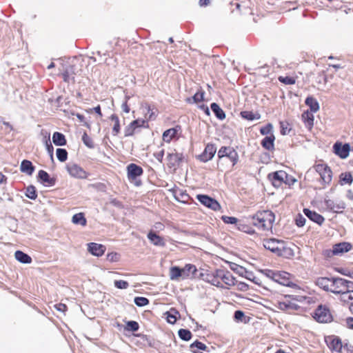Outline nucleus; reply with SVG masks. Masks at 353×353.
<instances>
[{"label":"nucleus","instance_id":"f257e3e1","mask_svg":"<svg viewBox=\"0 0 353 353\" xmlns=\"http://www.w3.org/2000/svg\"><path fill=\"white\" fill-rule=\"evenodd\" d=\"M252 225L263 232H271L275 221L274 213L269 210L257 211L252 216Z\"/></svg>","mask_w":353,"mask_h":353},{"label":"nucleus","instance_id":"f03ea898","mask_svg":"<svg viewBox=\"0 0 353 353\" xmlns=\"http://www.w3.org/2000/svg\"><path fill=\"white\" fill-rule=\"evenodd\" d=\"M197 269L193 264H186L183 268L172 266L170 268V278L171 280L187 279L193 276Z\"/></svg>","mask_w":353,"mask_h":353},{"label":"nucleus","instance_id":"7ed1b4c3","mask_svg":"<svg viewBox=\"0 0 353 353\" xmlns=\"http://www.w3.org/2000/svg\"><path fill=\"white\" fill-rule=\"evenodd\" d=\"M126 170L129 181L133 183L136 186H139L141 182L140 180H138L137 178L143 174V168L141 166L132 163L127 166Z\"/></svg>","mask_w":353,"mask_h":353},{"label":"nucleus","instance_id":"20e7f679","mask_svg":"<svg viewBox=\"0 0 353 353\" xmlns=\"http://www.w3.org/2000/svg\"><path fill=\"white\" fill-rule=\"evenodd\" d=\"M218 158L219 160L223 157H227L232 163V165H235L239 161L238 152L234 150V148L230 146H222L218 151Z\"/></svg>","mask_w":353,"mask_h":353},{"label":"nucleus","instance_id":"39448f33","mask_svg":"<svg viewBox=\"0 0 353 353\" xmlns=\"http://www.w3.org/2000/svg\"><path fill=\"white\" fill-rule=\"evenodd\" d=\"M332 351L338 353H352L353 346L348 341L342 342L339 336H332Z\"/></svg>","mask_w":353,"mask_h":353},{"label":"nucleus","instance_id":"423d86ee","mask_svg":"<svg viewBox=\"0 0 353 353\" xmlns=\"http://www.w3.org/2000/svg\"><path fill=\"white\" fill-rule=\"evenodd\" d=\"M222 269H216L213 271H208L203 274V280L212 285L219 288L221 285Z\"/></svg>","mask_w":353,"mask_h":353},{"label":"nucleus","instance_id":"0eeeda50","mask_svg":"<svg viewBox=\"0 0 353 353\" xmlns=\"http://www.w3.org/2000/svg\"><path fill=\"white\" fill-rule=\"evenodd\" d=\"M148 123L143 119H138L130 122L124 129V136L125 137H132L138 128H148Z\"/></svg>","mask_w":353,"mask_h":353},{"label":"nucleus","instance_id":"6e6552de","mask_svg":"<svg viewBox=\"0 0 353 353\" xmlns=\"http://www.w3.org/2000/svg\"><path fill=\"white\" fill-rule=\"evenodd\" d=\"M66 170L71 176L77 179H85L89 175L88 172L77 163L68 164Z\"/></svg>","mask_w":353,"mask_h":353},{"label":"nucleus","instance_id":"1a4fd4ad","mask_svg":"<svg viewBox=\"0 0 353 353\" xmlns=\"http://www.w3.org/2000/svg\"><path fill=\"white\" fill-rule=\"evenodd\" d=\"M313 317L319 323H327L331 319V313L328 307L320 305L314 311Z\"/></svg>","mask_w":353,"mask_h":353},{"label":"nucleus","instance_id":"9d476101","mask_svg":"<svg viewBox=\"0 0 353 353\" xmlns=\"http://www.w3.org/2000/svg\"><path fill=\"white\" fill-rule=\"evenodd\" d=\"M196 199L204 206H205L214 211H219L221 209V206L219 204V203L216 199H214L208 195L197 194Z\"/></svg>","mask_w":353,"mask_h":353},{"label":"nucleus","instance_id":"9b49d317","mask_svg":"<svg viewBox=\"0 0 353 353\" xmlns=\"http://www.w3.org/2000/svg\"><path fill=\"white\" fill-rule=\"evenodd\" d=\"M349 283L353 284L341 278H332V293L340 294L350 288Z\"/></svg>","mask_w":353,"mask_h":353},{"label":"nucleus","instance_id":"f8f14e48","mask_svg":"<svg viewBox=\"0 0 353 353\" xmlns=\"http://www.w3.org/2000/svg\"><path fill=\"white\" fill-rule=\"evenodd\" d=\"M293 300H296V299L293 298V296L291 295H285V300L283 301H277L276 303L274 304V305L279 310L289 312L290 310H297L299 308V306L295 304L294 303L292 302L291 301L288 300V299H291Z\"/></svg>","mask_w":353,"mask_h":353},{"label":"nucleus","instance_id":"ddd939ff","mask_svg":"<svg viewBox=\"0 0 353 353\" xmlns=\"http://www.w3.org/2000/svg\"><path fill=\"white\" fill-rule=\"evenodd\" d=\"M181 132V127L179 125L164 131L162 135L163 141L166 143H170L173 139H178Z\"/></svg>","mask_w":353,"mask_h":353},{"label":"nucleus","instance_id":"4468645a","mask_svg":"<svg viewBox=\"0 0 353 353\" xmlns=\"http://www.w3.org/2000/svg\"><path fill=\"white\" fill-rule=\"evenodd\" d=\"M334 152L341 159H346L350 154V145L349 143L343 144L337 141L333 145Z\"/></svg>","mask_w":353,"mask_h":353},{"label":"nucleus","instance_id":"2eb2a0df","mask_svg":"<svg viewBox=\"0 0 353 353\" xmlns=\"http://www.w3.org/2000/svg\"><path fill=\"white\" fill-rule=\"evenodd\" d=\"M183 159V156L182 153L176 152L168 153L166 158L167 165L169 168L175 170L176 168L179 165Z\"/></svg>","mask_w":353,"mask_h":353},{"label":"nucleus","instance_id":"dca6fc26","mask_svg":"<svg viewBox=\"0 0 353 353\" xmlns=\"http://www.w3.org/2000/svg\"><path fill=\"white\" fill-rule=\"evenodd\" d=\"M221 282L222 283L219 288L230 289L235 285L236 279L232 276L230 272L223 270Z\"/></svg>","mask_w":353,"mask_h":353},{"label":"nucleus","instance_id":"f3484780","mask_svg":"<svg viewBox=\"0 0 353 353\" xmlns=\"http://www.w3.org/2000/svg\"><path fill=\"white\" fill-rule=\"evenodd\" d=\"M268 179L272 181L274 187H280L286 179V172L279 170L268 174Z\"/></svg>","mask_w":353,"mask_h":353},{"label":"nucleus","instance_id":"a211bd4d","mask_svg":"<svg viewBox=\"0 0 353 353\" xmlns=\"http://www.w3.org/2000/svg\"><path fill=\"white\" fill-rule=\"evenodd\" d=\"M352 248V244L348 242L336 243L332 246V255H342L349 252Z\"/></svg>","mask_w":353,"mask_h":353},{"label":"nucleus","instance_id":"6ab92c4d","mask_svg":"<svg viewBox=\"0 0 353 353\" xmlns=\"http://www.w3.org/2000/svg\"><path fill=\"white\" fill-rule=\"evenodd\" d=\"M216 152L215 145L212 143H208L205 146L204 151L200 155V159L201 161L207 162L211 160Z\"/></svg>","mask_w":353,"mask_h":353},{"label":"nucleus","instance_id":"aec40b11","mask_svg":"<svg viewBox=\"0 0 353 353\" xmlns=\"http://www.w3.org/2000/svg\"><path fill=\"white\" fill-rule=\"evenodd\" d=\"M274 281L285 286H292L293 285L290 279V274L284 271H276Z\"/></svg>","mask_w":353,"mask_h":353},{"label":"nucleus","instance_id":"412c9836","mask_svg":"<svg viewBox=\"0 0 353 353\" xmlns=\"http://www.w3.org/2000/svg\"><path fill=\"white\" fill-rule=\"evenodd\" d=\"M282 242L283 241L276 239H269L263 240V245L265 249L269 250L276 254Z\"/></svg>","mask_w":353,"mask_h":353},{"label":"nucleus","instance_id":"4be33fe9","mask_svg":"<svg viewBox=\"0 0 353 353\" xmlns=\"http://www.w3.org/2000/svg\"><path fill=\"white\" fill-rule=\"evenodd\" d=\"M88 251L94 256H101L105 252V245L97 243H90L88 244Z\"/></svg>","mask_w":353,"mask_h":353},{"label":"nucleus","instance_id":"5701e85b","mask_svg":"<svg viewBox=\"0 0 353 353\" xmlns=\"http://www.w3.org/2000/svg\"><path fill=\"white\" fill-rule=\"evenodd\" d=\"M38 177L46 186H52L57 181L55 177H50L49 174L43 170L39 171Z\"/></svg>","mask_w":353,"mask_h":353},{"label":"nucleus","instance_id":"b1692460","mask_svg":"<svg viewBox=\"0 0 353 353\" xmlns=\"http://www.w3.org/2000/svg\"><path fill=\"white\" fill-rule=\"evenodd\" d=\"M276 255L286 259H290L294 256V253L293 250L288 247L287 244L283 241L281 245L276 253Z\"/></svg>","mask_w":353,"mask_h":353},{"label":"nucleus","instance_id":"393cba45","mask_svg":"<svg viewBox=\"0 0 353 353\" xmlns=\"http://www.w3.org/2000/svg\"><path fill=\"white\" fill-rule=\"evenodd\" d=\"M303 213L311 221L318 223L319 225H321L324 222V218L315 211H312L308 208H304Z\"/></svg>","mask_w":353,"mask_h":353},{"label":"nucleus","instance_id":"a878e982","mask_svg":"<svg viewBox=\"0 0 353 353\" xmlns=\"http://www.w3.org/2000/svg\"><path fill=\"white\" fill-rule=\"evenodd\" d=\"M313 112L306 110L304 111L301 115V119L305 125L311 130L314 125V115Z\"/></svg>","mask_w":353,"mask_h":353},{"label":"nucleus","instance_id":"bb28decb","mask_svg":"<svg viewBox=\"0 0 353 353\" xmlns=\"http://www.w3.org/2000/svg\"><path fill=\"white\" fill-rule=\"evenodd\" d=\"M148 239L157 246H164L165 241L163 238L157 234L155 232L152 231H150L148 234Z\"/></svg>","mask_w":353,"mask_h":353},{"label":"nucleus","instance_id":"cd10ccee","mask_svg":"<svg viewBox=\"0 0 353 353\" xmlns=\"http://www.w3.org/2000/svg\"><path fill=\"white\" fill-rule=\"evenodd\" d=\"M145 108L147 111L145 115V120L147 122L148 121L155 120L157 118V109L149 103H145Z\"/></svg>","mask_w":353,"mask_h":353},{"label":"nucleus","instance_id":"c85d7f7f","mask_svg":"<svg viewBox=\"0 0 353 353\" xmlns=\"http://www.w3.org/2000/svg\"><path fill=\"white\" fill-rule=\"evenodd\" d=\"M253 226L254 225H252L245 221L240 220L239 223H238L237 228L239 230L245 233L253 234L255 233V230Z\"/></svg>","mask_w":353,"mask_h":353},{"label":"nucleus","instance_id":"c756f323","mask_svg":"<svg viewBox=\"0 0 353 353\" xmlns=\"http://www.w3.org/2000/svg\"><path fill=\"white\" fill-rule=\"evenodd\" d=\"M20 170L21 172L32 175L34 171V167L30 161L23 160L21 163Z\"/></svg>","mask_w":353,"mask_h":353},{"label":"nucleus","instance_id":"7c9ffc66","mask_svg":"<svg viewBox=\"0 0 353 353\" xmlns=\"http://www.w3.org/2000/svg\"><path fill=\"white\" fill-rule=\"evenodd\" d=\"M167 321L170 324H174L180 316L179 312L175 308H171L165 313Z\"/></svg>","mask_w":353,"mask_h":353},{"label":"nucleus","instance_id":"2f4dec72","mask_svg":"<svg viewBox=\"0 0 353 353\" xmlns=\"http://www.w3.org/2000/svg\"><path fill=\"white\" fill-rule=\"evenodd\" d=\"M274 139L275 137L273 134L267 136L262 140L261 145L268 150H273L274 148Z\"/></svg>","mask_w":353,"mask_h":353},{"label":"nucleus","instance_id":"473e14b6","mask_svg":"<svg viewBox=\"0 0 353 353\" xmlns=\"http://www.w3.org/2000/svg\"><path fill=\"white\" fill-rule=\"evenodd\" d=\"M110 119L113 122V127H112V134L114 136H117L121 131V125H120V121L119 117L113 114L110 117Z\"/></svg>","mask_w":353,"mask_h":353},{"label":"nucleus","instance_id":"72a5a7b5","mask_svg":"<svg viewBox=\"0 0 353 353\" xmlns=\"http://www.w3.org/2000/svg\"><path fill=\"white\" fill-rule=\"evenodd\" d=\"M330 279L327 277L318 278L315 282L316 285L327 292L330 290Z\"/></svg>","mask_w":353,"mask_h":353},{"label":"nucleus","instance_id":"f704fd0d","mask_svg":"<svg viewBox=\"0 0 353 353\" xmlns=\"http://www.w3.org/2000/svg\"><path fill=\"white\" fill-rule=\"evenodd\" d=\"M353 181V177L350 172H343L339 176V183L341 185H350Z\"/></svg>","mask_w":353,"mask_h":353},{"label":"nucleus","instance_id":"c9c22d12","mask_svg":"<svg viewBox=\"0 0 353 353\" xmlns=\"http://www.w3.org/2000/svg\"><path fill=\"white\" fill-rule=\"evenodd\" d=\"M14 256L17 261L22 263H30L32 258L22 251L17 250L14 253Z\"/></svg>","mask_w":353,"mask_h":353},{"label":"nucleus","instance_id":"e433bc0d","mask_svg":"<svg viewBox=\"0 0 353 353\" xmlns=\"http://www.w3.org/2000/svg\"><path fill=\"white\" fill-rule=\"evenodd\" d=\"M52 141L56 145H65L67 143L65 136L59 132H54L52 135Z\"/></svg>","mask_w":353,"mask_h":353},{"label":"nucleus","instance_id":"4c0bfd02","mask_svg":"<svg viewBox=\"0 0 353 353\" xmlns=\"http://www.w3.org/2000/svg\"><path fill=\"white\" fill-rule=\"evenodd\" d=\"M305 104L310 107V110L316 112L319 110V105L316 99L313 97H307L305 101Z\"/></svg>","mask_w":353,"mask_h":353},{"label":"nucleus","instance_id":"58836bf2","mask_svg":"<svg viewBox=\"0 0 353 353\" xmlns=\"http://www.w3.org/2000/svg\"><path fill=\"white\" fill-rule=\"evenodd\" d=\"M72 221L74 224H79L85 226L87 224V220L83 212H79L73 215Z\"/></svg>","mask_w":353,"mask_h":353},{"label":"nucleus","instance_id":"ea45409f","mask_svg":"<svg viewBox=\"0 0 353 353\" xmlns=\"http://www.w3.org/2000/svg\"><path fill=\"white\" fill-rule=\"evenodd\" d=\"M211 107V110H212V112L214 113V114L216 115V117L221 119V120H223L225 118V112H223V110L219 107V105L216 103H212L210 105Z\"/></svg>","mask_w":353,"mask_h":353},{"label":"nucleus","instance_id":"a19ab883","mask_svg":"<svg viewBox=\"0 0 353 353\" xmlns=\"http://www.w3.org/2000/svg\"><path fill=\"white\" fill-rule=\"evenodd\" d=\"M190 347L193 353H202L199 352V350H205L207 349V346L204 343L198 341L192 343Z\"/></svg>","mask_w":353,"mask_h":353},{"label":"nucleus","instance_id":"79ce46f5","mask_svg":"<svg viewBox=\"0 0 353 353\" xmlns=\"http://www.w3.org/2000/svg\"><path fill=\"white\" fill-rule=\"evenodd\" d=\"M234 320L236 322H242L243 323H248L250 321V317L246 316L244 312L241 310H236L234 312Z\"/></svg>","mask_w":353,"mask_h":353},{"label":"nucleus","instance_id":"37998d69","mask_svg":"<svg viewBox=\"0 0 353 353\" xmlns=\"http://www.w3.org/2000/svg\"><path fill=\"white\" fill-rule=\"evenodd\" d=\"M240 114L241 117L249 121L259 119L261 117V115L259 113L255 114L252 111H242Z\"/></svg>","mask_w":353,"mask_h":353},{"label":"nucleus","instance_id":"c03bdc74","mask_svg":"<svg viewBox=\"0 0 353 353\" xmlns=\"http://www.w3.org/2000/svg\"><path fill=\"white\" fill-rule=\"evenodd\" d=\"M297 77H288V76H280L279 77V81L285 85H294L296 83Z\"/></svg>","mask_w":353,"mask_h":353},{"label":"nucleus","instance_id":"a18cd8bd","mask_svg":"<svg viewBox=\"0 0 353 353\" xmlns=\"http://www.w3.org/2000/svg\"><path fill=\"white\" fill-rule=\"evenodd\" d=\"M178 334L181 339L185 341L190 340L192 336L191 332L186 329H180Z\"/></svg>","mask_w":353,"mask_h":353},{"label":"nucleus","instance_id":"49530a36","mask_svg":"<svg viewBox=\"0 0 353 353\" xmlns=\"http://www.w3.org/2000/svg\"><path fill=\"white\" fill-rule=\"evenodd\" d=\"M56 153H57V159L61 162H64L67 160L68 152L66 151L65 149L58 148V149H57Z\"/></svg>","mask_w":353,"mask_h":353},{"label":"nucleus","instance_id":"de8ad7c7","mask_svg":"<svg viewBox=\"0 0 353 353\" xmlns=\"http://www.w3.org/2000/svg\"><path fill=\"white\" fill-rule=\"evenodd\" d=\"M281 133L283 135H285L290 133L291 128L290 123L286 121H280Z\"/></svg>","mask_w":353,"mask_h":353},{"label":"nucleus","instance_id":"09e8293b","mask_svg":"<svg viewBox=\"0 0 353 353\" xmlns=\"http://www.w3.org/2000/svg\"><path fill=\"white\" fill-rule=\"evenodd\" d=\"M26 196L30 199H35L37 197L36 189L33 185H30L26 188Z\"/></svg>","mask_w":353,"mask_h":353},{"label":"nucleus","instance_id":"8fccbe9b","mask_svg":"<svg viewBox=\"0 0 353 353\" xmlns=\"http://www.w3.org/2000/svg\"><path fill=\"white\" fill-rule=\"evenodd\" d=\"M139 325L137 321H130L127 322L125 330L127 331L136 332L139 330Z\"/></svg>","mask_w":353,"mask_h":353},{"label":"nucleus","instance_id":"3c124183","mask_svg":"<svg viewBox=\"0 0 353 353\" xmlns=\"http://www.w3.org/2000/svg\"><path fill=\"white\" fill-rule=\"evenodd\" d=\"M82 141L83 143L88 147L89 148H93L94 146V141L92 139L88 136L86 132H84L82 136Z\"/></svg>","mask_w":353,"mask_h":353},{"label":"nucleus","instance_id":"603ef678","mask_svg":"<svg viewBox=\"0 0 353 353\" xmlns=\"http://www.w3.org/2000/svg\"><path fill=\"white\" fill-rule=\"evenodd\" d=\"M351 293L352 290H350V288H348L347 290L339 294V299L341 300V302L348 304L350 298L351 297L352 295Z\"/></svg>","mask_w":353,"mask_h":353},{"label":"nucleus","instance_id":"864d4df0","mask_svg":"<svg viewBox=\"0 0 353 353\" xmlns=\"http://www.w3.org/2000/svg\"><path fill=\"white\" fill-rule=\"evenodd\" d=\"M134 303L139 307H143L149 304V300L143 296H137L134 299Z\"/></svg>","mask_w":353,"mask_h":353},{"label":"nucleus","instance_id":"5fc2aeb1","mask_svg":"<svg viewBox=\"0 0 353 353\" xmlns=\"http://www.w3.org/2000/svg\"><path fill=\"white\" fill-rule=\"evenodd\" d=\"M221 219L225 223L236 224V226L238 225V223L240 221V220L234 216H223Z\"/></svg>","mask_w":353,"mask_h":353},{"label":"nucleus","instance_id":"6e6d98bb","mask_svg":"<svg viewBox=\"0 0 353 353\" xmlns=\"http://www.w3.org/2000/svg\"><path fill=\"white\" fill-rule=\"evenodd\" d=\"M236 289L239 291L245 292L249 290V285L245 282L238 281L236 280L235 285Z\"/></svg>","mask_w":353,"mask_h":353},{"label":"nucleus","instance_id":"4d7b16f0","mask_svg":"<svg viewBox=\"0 0 353 353\" xmlns=\"http://www.w3.org/2000/svg\"><path fill=\"white\" fill-rule=\"evenodd\" d=\"M114 286L118 289H127L129 287V283L126 281L116 280L114 282Z\"/></svg>","mask_w":353,"mask_h":353},{"label":"nucleus","instance_id":"13d9d810","mask_svg":"<svg viewBox=\"0 0 353 353\" xmlns=\"http://www.w3.org/2000/svg\"><path fill=\"white\" fill-rule=\"evenodd\" d=\"M261 272L268 278L272 279L273 281H274L276 271L265 269L261 270Z\"/></svg>","mask_w":353,"mask_h":353},{"label":"nucleus","instance_id":"bf43d9fd","mask_svg":"<svg viewBox=\"0 0 353 353\" xmlns=\"http://www.w3.org/2000/svg\"><path fill=\"white\" fill-rule=\"evenodd\" d=\"M272 130V125L271 123H268L260 129V132L262 135H267L270 134Z\"/></svg>","mask_w":353,"mask_h":353},{"label":"nucleus","instance_id":"052dcab7","mask_svg":"<svg viewBox=\"0 0 353 353\" xmlns=\"http://www.w3.org/2000/svg\"><path fill=\"white\" fill-rule=\"evenodd\" d=\"M203 97L204 92L203 90H199L194 94L192 98L195 103H199L203 100Z\"/></svg>","mask_w":353,"mask_h":353},{"label":"nucleus","instance_id":"680f3d73","mask_svg":"<svg viewBox=\"0 0 353 353\" xmlns=\"http://www.w3.org/2000/svg\"><path fill=\"white\" fill-rule=\"evenodd\" d=\"M305 219L301 214H298L295 219L296 224L299 227H303L305 225Z\"/></svg>","mask_w":353,"mask_h":353},{"label":"nucleus","instance_id":"e2e57ef3","mask_svg":"<svg viewBox=\"0 0 353 353\" xmlns=\"http://www.w3.org/2000/svg\"><path fill=\"white\" fill-rule=\"evenodd\" d=\"M119 257H120V255L117 252L109 253L107 255L108 260H109L110 261H112V262L118 261L119 259Z\"/></svg>","mask_w":353,"mask_h":353},{"label":"nucleus","instance_id":"0e129e2a","mask_svg":"<svg viewBox=\"0 0 353 353\" xmlns=\"http://www.w3.org/2000/svg\"><path fill=\"white\" fill-rule=\"evenodd\" d=\"M46 148H47V150L48 151V152L50 153L51 157L52 158L53 157V146L51 143V141H50V136L48 137V139L46 140Z\"/></svg>","mask_w":353,"mask_h":353},{"label":"nucleus","instance_id":"69168bd1","mask_svg":"<svg viewBox=\"0 0 353 353\" xmlns=\"http://www.w3.org/2000/svg\"><path fill=\"white\" fill-rule=\"evenodd\" d=\"M164 149H162L159 152L154 153V157L161 163L163 161V159L164 157Z\"/></svg>","mask_w":353,"mask_h":353},{"label":"nucleus","instance_id":"338daca9","mask_svg":"<svg viewBox=\"0 0 353 353\" xmlns=\"http://www.w3.org/2000/svg\"><path fill=\"white\" fill-rule=\"evenodd\" d=\"M54 307H55L57 310H59V311H60V312H65L68 310V307H67V305H66L65 304H64V303H58V304H56V305H54Z\"/></svg>","mask_w":353,"mask_h":353},{"label":"nucleus","instance_id":"774afa93","mask_svg":"<svg viewBox=\"0 0 353 353\" xmlns=\"http://www.w3.org/2000/svg\"><path fill=\"white\" fill-rule=\"evenodd\" d=\"M345 324L349 329H353V317H347L345 319Z\"/></svg>","mask_w":353,"mask_h":353}]
</instances>
